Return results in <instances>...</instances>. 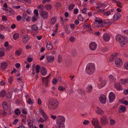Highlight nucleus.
<instances>
[{"label":"nucleus","mask_w":128,"mask_h":128,"mask_svg":"<svg viewBox=\"0 0 128 128\" xmlns=\"http://www.w3.org/2000/svg\"><path fill=\"white\" fill-rule=\"evenodd\" d=\"M65 120L64 117L58 116L57 117L56 124L55 127L56 128H64V122Z\"/></svg>","instance_id":"obj_1"},{"label":"nucleus","mask_w":128,"mask_h":128,"mask_svg":"<svg viewBox=\"0 0 128 128\" xmlns=\"http://www.w3.org/2000/svg\"><path fill=\"white\" fill-rule=\"evenodd\" d=\"M115 38L116 40L120 43V45L122 47L124 46L128 42V38H126L124 36H122L120 35L116 36Z\"/></svg>","instance_id":"obj_2"},{"label":"nucleus","mask_w":128,"mask_h":128,"mask_svg":"<svg viewBox=\"0 0 128 128\" xmlns=\"http://www.w3.org/2000/svg\"><path fill=\"white\" fill-rule=\"evenodd\" d=\"M48 107L52 110H54L56 109L58 106V102L56 99L49 100L48 101Z\"/></svg>","instance_id":"obj_3"},{"label":"nucleus","mask_w":128,"mask_h":128,"mask_svg":"<svg viewBox=\"0 0 128 128\" xmlns=\"http://www.w3.org/2000/svg\"><path fill=\"white\" fill-rule=\"evenodd\" d=\"M95 69V65L93 64L90 63L87 65L86 70L87 73L89 74H92Z\"/></svg>","instance_id":"obj_4"},{"label":"nucleus","mask_w":128,"mask_h":128,"mask_svg":"<svg viewBox=\"0 0 128 128\" xmlns=\"http://www.w3.org/2000/svg\"><path fill=\"white\" fill-rule=\"evenodd\" d=\"M100 122L102 125L105 126L107 124L108 122V119L106 116H103L100 119Z\"/></svg>","instance_id":"obj_5"},{"label":"nucleus","mask_w":128,"mask_h":128,"mask_svg":"<svg viewBox=\"0 0 128 128\" xmlns=\"http://www.w3.org/2000/svg\"><path fill=\"white\" fill-rule=\"evenodd\" d=\"M99 100L100 102L102 104H105L106 102V98L104 94L101 95L99 97Z\"/></svg>","instance_id":"obj_6"},{"label":"nucleus","mask_w":128,"mask_h":128,"mask_svg":"<svg viewBox=\"0 0 128 128\" xmlns=\"http://www.w3.org/2000/svg\"><path fill=\"white\" fill-rule=\"evenodd\" d=\"M109 98L110 102H112L115 98V96L114 94L112 92H111L109 94Z\"/></svg>","instance_id":"obj_7"},{"label":"nucleus","mask_w":128,"mask_h":128,"mask_svg":"<svg viewBox=\"0 0 128 128\" xmlns=\"http://www.w3.org/2000/svg\"><path fill=\"white\" fill-rule=\"evenodd\" d=\"M97 46V45L95 42H92L90 44L89 48L91 50H94L96 49Z\"/></svg>","instance_id":"obj_8"},{"label":"nucleus","mask_w":128,"mask_h":128,"mask_svg":"<svg viewBox=\"0 0 128 128\" xmlns=\"http://www.w3.org/2000/svg\"><path fill=\"white\" fill-rule=\"evenodd\" d=\"M115 63L116 66L118 67L120 66L122 64V60L120 58H117L115 61Z\"/></svg>","instance_id":"obj_9"},{"label":"nucleus","mask_w":128,"mask_h":128,"mask_svg":"<svg viewBox=\"0 0 128 128\" xmlns=\"http://www.w3.org/2000/svg\"><path fill=\"white\" fill-rule=\"evenodd\" d=\"M50 74H49V75L46 78H42V80L43 83H45V85L46 86H47L49 81V78L50 76Z\"/></svg>","instance_id":"obj_10"},{"label":"nucleus","mask_w":128,"mask_h":128,"mask_svg":"<svg viewBox=\"0 0 128 128\" xmlns=\"http://www.w3.org/2000/svg\"><path fill=\"white\" fill-rule=\"evenodd\" d=\"M114 87L118 90L120 91L122 90V87L119 83L115 82L114 83Z\"/></svg>","instance_id":"obj_11"},{"label":"nucleus","mask_w":128,"mask_h":128,"mask_svg":"<svg viewBox=\"0 0 128 128\" xmlns=\"http://www.w3.org/2000/svg\"><path fill=\"white\" fill-rule=\"evenodd\" d=\"M46 58L48 62H52L54 60V57L52 56H47Z\"/></svg>","instance_id":"obj_12"},{"label":"nucleus","mask_w":128,"mask_h":128,"mask_svg":"<svg viewBox=\"0 0 128 128\" xmlns=\"http://www.w3.org/2000/svg\"><path fill=\"white\" fill-rule=\"evenodd\" d=\"M48 12L46 11H42L41 12V15L45 19H47L48 17Z\"/></svg>","instance_id":"obj_13"},{"label":"nucleus","mask_w":128,"mask_h":128,"mask_svg":"<svg viewBox=\"0 0 128 128\" xmlns=\"http://www.w3.org/2000/svg\"><path fill=\"white\" fill-rule=\"evenodd\" d=\"M126 107L125 106H123L122 105H120L119 107L118 110L120 113L124 112L126 110Z\"/></svg>","instance_id":"obj_14"},{"label":"nucleus","mask_w":128,"mask_h":128,"mask_svg":"<svg viewBox=\"0 0 128 128\" xmlns=\"http://www.w3.org/2000/svg\"><path fill=\"white\" fill-rule=\"evenodd\" d=\"M103 37L104 40L105 41L108 42L110 40V36L109 34L107 33H105Z\"/></svg>","instance_id":"obj_15"},{"label":"nucleus","mask_w":128,"mask_h":128,"mask_svg":"<svg viewBox=\"0 0 128 128\" xmlns=\"http://www.w3.org/2000/svg\"><path fill=\"white\" fill-rule=\"evenodd\" d=\"M40 72L41 74L43 76H46L47 73V72L46 69L43 66H42L41 67Z\"/></svg>","instance_id":"obj_16"},{"label":"nucleus","mask_w":128,"mask_h":128,"mask_svg":"<svg viewBox=\"0 0 128 128\" xmlns=\"http://www.w3.org/2000/svg\"><path fill=\"white\" fill-rule=\"evenodd\" d=\"M97 108L98 109L96 111L97 114L100 115H102L104 114V111L102 110L98 107H97Z\"/></svg>","instance_id":"obj_17"},{"label":"nucleus","mask_w":128,"mask_h":128,"mask_svg":"<svg viewBox=\"0 0 128 128\" xmlns=\"http://www.w3.org/2000/svg\"><path fill=\"white\" fill-rule=\"evenodd\" d=\"M8 65V64L6 62H2L1 64V68L3 69H4L6 68Z\"/></svg>","instance_id":"obj_18"},{"label":"nucleus","mask_w":128,"mask_h":128,"mask_svg":"<svg viewBox=\"0 0 128 128\" xmlns=\"http://www.w3.org/2000/svg\"><path fill=\"white\" fill-rule=\"evenodd\" d=\"M120 16V14L116 13L113 16L114 20V21L118 20L119 18V16Z\"/></svg>","instance_id":"obj_19"},{"label":"nucleus","mask_w":128,"mask_h":128,"mask_svg":"<svg viewBox=\"0 0 128 128\" xmlns=\"http://www.w3.org/2000/svg\"><path fill=\"white\" fill-rule=\"evenodd\" d=\"M6 91L5 90H3L0 92V96L2 98H4L6 95Z\"/></svg>","instance_id":"obj_20"},{"label":"nucleus","mask_w":128,"mask_h":128,"mask_svg":"<svg viewBox=\"0 0 128 128\" xmlns=\"http://www.w3.org/2000/svg\"><path fill=\"white\" fill-rule=\"evenodd\" d=\"M92 90V86H88L86 89V92L88 93L91 92Z\"/></svg>","instance_id":"obj_21"},{"label":"nucleus","mask_w":128,"mask_h":128,"mask_svg":"<svg viewBox=\"0 0 128 128\" xmlns=\"http://www.w3.org/2000/svg\"><path fill=\"white\" fill-rule=\"evenodd\" d=\"M2 107L4 110H6L8 109V106L6 102H3L2 104Z\"/></svg>","instance_id":"obj_22"},{"label":"nucleus","mask_w":128,"mask_h":128,"mask_svg":"<svg viewBox=\"0 0 128 128\" xmlns=\"http://www.w3.org/2000/svg\"><path fill=\"white\" fill-rule=\"evenodd\" d=\"M28 35L26 34L23 38L22 40L23 42L24 43H26L28 40Z\"/></svg>","instance_id":"obj_23"},{"label":"nucleus","mask_w":128,"mask_h":128,"mask_svg":"<svg viewBox=\"0 0 128 128\" xmlns=\"http://www.w3.org/2000/svg\"><path fill=\"white\" fill-rule=\"evenodd\" d=\"M49 44H48V43H47L46 46V48L47 49L50 50L53 48V46L50 42H49Z\"/></svg>","instance_id":"obj_24"},{"label":"nucleus","mask_w":128,"mask_h":128,"mask_svg":"<svg viewBox=\"0 0 128 128\" xmlns=\"http://www.w3.org/2000/svg\"><path fill=\"white\" fill-rule=\"evenodd\" d=\"M32 29V30H34L36 31V32H37V33L38 32V27L37 26L36 24H34L31 27Z\"/></svg>","instance_id":"obj_25"},{"label":"nucleus","mask_w":128,"mask_h":128,"mask_svg":"<svg viewBox=\"0 0 128 128\" xmlns=\"http://www.w3.org/2000/svg\"><path fill=\"white\" fill-rule=\"evenodd\" d=\"M92 123L93 125H94V124L98 125L99 124V122L97 120L94 118L92 119Z\"/></svg>","instance_id":"obj_26"},{"label":"nucleus","mask_w":128,"mask_h":128,"mask_svg":"<svg viewBox=\"0 0 128 128\" xmlns=\"http://www.w3.org/2000/svg\"><path fill=\"white\" fill-rule=\"evenodd\" d=\"M13 38L15 40H17L19 37V34L18 33H16L13 35Z\"/></svg>","instance_id":"obj_27"},{"label":"nucleus","mask_w":128,"mask_h":128,"mask_svg":"<svg viewBox=\"0 0 128 128\" xmlns=\"http://www.w3.org/2000/svg\"><path fill=\"white\" fill-rule=\"evenodd\" d=\"M56 18L55 16L53 17L51 20V22L50 23L51 25L54 24L56 22Z\"/></svg>","instance_id":"obj_28"},{"label":"nucleus","mask_w":128,"mask_h":128,"mask_svg":"<svg viewBox=\"0 0 128 128\" xmlns=\"http://www.w3.org/2000/svg\"><path fill=\"white\" fill-rule=\"evenodd\" d=\"M40 66L38 65H37L36 66V71L37 73L38 74L40 72Z\"/></svg>","instance_id":"obj_29"},{"label":"nucleus","mask_w":128,"mask_h":128,"mask_svg":"<svg viewBox=\"0 0 128 128\" xmlns=\"http://www.w3.org/2000/svg\"><path fill=\"white\" fill-rule=\"evenodd\" d=\"M78 92L79 94L81 95L84 94L85 93V91L84 90H82V89H78Z\"/></svg>","instance_id":"obj_30"},{"label":"nucleus","mask_w":128,"mask_h":128,"mask_svg":"<svg viewBox=\"0 0 128 128\" xmlns=\"http://www.w3.org/2000/svg\"><path fill=\"white\" fill-rule=\"evenodd\" d=\"M78 20L82 22L84 20V18L82 17V15L81 14L78 15Z\"/></svg>","instance_id":"obj_31"},{"label":"nucleus","mask_w":128,"mask_h":128,"mask_svg":"<svg viewBox=\"0 0 128 128\" xmlns=\"http://www.w3.org/2000/svg\"><path fill=\"white\" fill-rule=\"evenodd\" d=\"M52 6L50 4H48L45 6V8L48 10H50L52 8Z\"/></svg>","instance_id":"obj_32"},{"label":"nucleus","mask_w":128,"mask_h":128,"mask_svg":"<svg viewBox=\"0 0 128 128\" xmlns=\"http://www.w3.org/2000/svg\"><path fill=\"white\" fill-rule=\"evenodd\" d=\"M42 4H41L39 5L38 7V10L40 12H41L43 10V8L42 7H41V6H42Z\"/></svg>","instance_id":"obj_33"},{"label":"nucleus","mask_w":128,"mask_h":128,"mask_svg":"<svg viewBox=\"0 0 128 128\" xmlns=\"http://www.w3.org/2000/svg\"><path fill=\"white\" fill-rule=\"evenodd\" d=\"M75 6V5L74 4L69 5V6L68 9L70 10H72L73 9Z\"/></svg>","instance_id":"obj_34"},{"label":"nucleus","mask_w":128,"mask_h":128,"mask_svg":"<svg viewBox=\"0 0 128 128\" xmlns=\"http://www.w3.org/2000/svg\"><path fill=\"white\" fill-rule=\"evenodd\" d=\"M42 116L45 119V120L46 121L48 118L47 116L45 113H44V114H42Z\"/></svg>","instance_id":"obj_35"},{"label":"nucleus","mask_w":128,"mask_h":128,"mask_svg":"<svg viewBox=\"0 0 128 128\" xmlns=\"http://www.w3.org/2000/svg\"><path fill=\"white\" fill-rule=\"evenodd\" d=\"M115 58H116L114 57V56L113 55H112L110 56V57L109 58L110 61V62H112L113 61Z\"/></svg>","instance_id":"obj_36"},{"label":"nucleus","mask_w":128,"mask_h":128,"mask_svg":"<svg viewBox=\"0 0 128 128\" xmlns=\"http://www.w3.org/2000/svg\"><path fill=\"white\" fill-rule=\"evenodd\" d=\"M15 54L17 56H19L21 54V52L18 50H16L15 52Z\"/></svg>","instance_id":"obj_37"},{"label":"nucleus","mask_w":128,"mask_h":128,"mask_svg":"<svg viewBox=\"0 0 128 128\" xmlns=\"http://www.w3.org/2000/svg\"><path fill=\"white\" fill-rule=\"evenodd\" d=\"M95 21L96 22H98V24H101L103 23V22L102 20H95Z\"/></svg>","instance_id":"obj_38"},{"label":"nucleus","mask_w":128,"mask_h":128,"mask_svg":"<svg viewBox=\"0 0 128 128\" xmlns=\"http://www.w3.org/2000/svg\"><path fill=\"white\" fill-rule=\"evenodd\" d=\"M15 114H16L18 115L20 114V113L21 112L20 110H19L18 108L15 111Z\"/></svg>","instance_id":"obj_39"},{"label":"nucleus","mask_w":128,"mask_h":128,"mask_svg":"<svg viewBox=\"0 0 128 128\" xmlns=\"http://www.w3.org/2000/svg\"><path fill=\"white\" fill-rule=\"evenodd\" d=\"M27 102L28 104H30L32 105V104L33 103V102H32V101L30 98H28V101H27Z\"/></svg>","instance_id":"obj_40"},{"label":"nucleus","mask_w":128,"mask_h":128,"mask_svg":"<svg viewBox=\"0 0 128 128\" xmlns=\"http://www.w3.org/2000/svg\"><path fill=\"white\" fill-rule=\"evenodd\" d=\"M37 20V18H36L34 16H33L32 18V22H36Z\"/></svg>","instance_id":"obj_41"},{"label":"nucleus","mask_w":128,"mask_h":128,"mask_svg":"<svg viewBox=\"0 0 128 128\" xmlns=\"http://www.w3.org/2000/svg\"><path fill=\"white\" fill-rule=\"evenodd\" d=\"M68 25H66V31L67 34H69L70 33V31L68 30Z\"/></svg>","instance_id":"obj_42"},{"label":"nucleus","mask_w":128,"mask_h":128,"mask_svg":"<svg viewBox=\"0 0 128 128\" xmlns=\"http://www.w3.org/2000/svg\"><path fill=\"white\" fill-rule=\"evenodd\" d=\"M83 123L84 125H88L90 123V122L88 120H85L84 121Z\"/></svg>","instance_id":"obj_43"},{"label":"nucleus","mask_w":128,"mask_h":128,"mask_svg":"<svg viewBox=\"0 0 128 128\" xmlns=\"http://www.w3.org/2000/svg\"><path fill=\"white\" fill-rule=\"evenodd\" d=\"M13 80V77L12 76H10V78L8 79V82L11 84Z\"/></svg>","instance_id":"obj_44"},{"label":"nucleus","mask_w":128,"mask_h":128,"mask_svg":"<svg viewBox=\"0 0 128 128\" xmlns=\"http://www.w3.org/2000/svg\"><path fill=\"white\" fill-rule=\"evenodd\" d=\"M34 13L35 14L36 16V17L38 16L39 14L38 10H35L34 11Z\"/></svg>","instance_id":"obj_45"},{"label":"nucleus","mask_w":128,"mask_h":128,"mask_svg":"<svg viewBox=\"0 0 128 128\" xmlns=\"http://www.w3.org/2000/svg\"><path fill=\"white\" fill-rule=\"evenodd\" d=\"M58 81V80H57L54 79V78L52 80V83L54 84H56Z\"/></svg>","instance_id":"obj_46"},{"label":"nucleus","mask_w":128,"mask_h":128,"mask_svg":"<svg viewBox=\"0 0 128 128\" xmlns=\"http://www.w3.org/2000/svg\"><path fill=\"white\" fill-rule=\"evenodd\" d=\"M2 20L3 21H6L7 20V19L6 17L4 15L2 16Z\"/></svg>","instance_id":"obj_47"},{"label":"nucleus","mask_w":128,"mask_h":128,"mask_svg":"<svg viewBox=\"0 0 128 128\" xmlns=\"http://www.w3.org/2000/svg\"><path fill=\"white\" fill-rule=\"evenodd\" d=\"M101 50L103 52H105L108 50V49L106 47L102 48L101 49Z\"/></svg>","instance_id":"obj_48"},{"label":"nucleus","mask_w":128,"mask_h":128,"mask_svg":"<svg viewBox=\"0 0 128 128\" xmlns=\"http://www.w3.org/2000/svg\"><path fill=\"white\" fill-rule=\"evenodd\" d=\"M110 11H108L104 13V15H105L106 16H108L110 14Z\"/></svg>","instance_id":"obj_49"},{"label":"nucleus","mask_w":128,"mask_h":128,"mask_svg":"<svg viewBox=\"0 0 128 128\" xmlns=\"http://www.w3.org/2000/svg\"><path fill=\"white\" fill-rule=\"evenodd\" d=\"M110 124L112 125H113L115 122V120L112 119H111L110 120Z\"/></svg>","instance_id":"obj_50"},{"label":"nucleus","mask_w":128,"mask_h":128,"mask_svg":"<svg viewBox=\"0 0 128 128\" xmlns=\"http://www.w3.org/2000/svg\"><path fill=\"white\" fill-rule=\"evenodd\" d=\"M109 78L110 79H111L113 81H115L116 80V78H114L112 75H110L109 76Z\"/></svg>","instance_id":"obj_51"},{"label":"nucleus","mask_w":128,"mask_h":128,"mask_svg":"<svg viewBox=\"0 0 128 128\" xmlns=\"http://www.w3.org/2000/svg\"><path fill=\"white\" fill-rule=\"evenodd\" d=\"M58 89L60 91L63 90H65V88L62 86H60L58 87Z\"/></svg>","instance_id":"obj_52"},{"label":"nucleus","mask_w":128,"mask_h":128,"mask_svg":"<svg viewBox=\"0 0 128 128\" xmlns=\"http://www.w3.org/2000/svg\"><path fill=\"white\" fill-rule=\"evenodd\" d=\"M27 14L26 13H23L22 14V18L23 19H25L26 16Z\"/></svg>","instance_id":"obj_53"},{"label":"nucleus","mask_w":128,"mask_h":128,"mask_svg":"<svg viewBox=\"0 0 128 128\" xmlns=\"http://www.w3.org/2000/svg\"><path fill=\"white\" fill-rule=\"evenodd\" d=\"M72 54L73 56H75L76 54V50H74L72 52Z\"/></svg>","instance_id":"obj_54"},{"label":"nucleus","mask_w":128,"mask_h":128,"mask_svg":"<svg viewBox=\"0 0 128 128\" xmlns=\"http://www.w3.org/2000/svg\"><path fill=\"white\" fill-rule=\"evenodd\" d=\"M87 10V8H83V9L82 10V12L83 13H84V14H87V12H86V10Z\"/></svg>","instance_id":"obj_55"},{"label":"nucleus","mask_w":128,"mask_h":128,"mask_svg":"<svg viewBox=\"0 0 128 128\" xmlns=\"http://www.w3.org/2000/svg\"><path fill=\"white\" fill-rule=\"evenodd\" d=\"M1 114L3 116H6V113L4 110H2L0 112Z\"/></svg>","instance_id":"obj_56"},{"label":"nucleus","mask_w":128,"mask_h":128,"mask_svg":"<svg viewBox=\"0 0 128 128\" xmlns=\"http://www.w3.org/2000/svg\"><path fill=\"white\" fill-rule=\"evenodd\" d=\"M6 98L7 99H9L10 98L11 96L10 94V92H8L6 94Z\"/></svg>","instance_id":"obj_57"},{"label":"nucleus","mask_w":128,"mask_h":128,"mask_svg":"<svg viewBox=\"0 0 128 128\" xmlns=\"http://www.w3.org/2000/svg\"><path fill=\"white\" fill-rule=\"evenodd\" d=\"M124 66L126 69L128 70V62L125 64Z\"/></svg>","instance_id":"obj_58"},{"label":"nucleus","mask_w":128,"mask_h":128,"mask_svg":"<svg viewBox=\"0 0 128 128\" xmlns=\"http://www.w3.org/2000/svg\"><path fill=\"white\" fill-rule=\"evenodd\" d=\"M75 38L73 36L70 37V40L71 42H73L74 41Z\"/></svg>","instance_id":"obj_59"},{"label":"nucleus","mask_w":128,"mask_h":128,"mask_svg":"<svg viewBox=\"0 0 128 128\" xmlns=\"http://www.w3.org/2000/svg\"><path fill=\"white\" fill-rule=\"evenodd\" d=\"M74 14H77L78 12V10L77 8H74Z\"/></svg>","instance_id":"obj_60"},{"label":"nucleus","mask_w":128,"mask_h":128,"mask_svg":"<svg viewBox=\"0 0 128 128\" xmlns=\"http://www.w3.org/2000/svg\"><path fill=\"white\" fill-rule=\"evenodd\" d=\"M70 27L72 29H74L75 28V25L74 24H72L70 25Z\"/></svg>","instance_id":"obj_61"},{"label":"nucleus","mask_w":128,"mask_h":128,"mask_svg":"<svg viewBox=\"0 0 128 128\" xmlns=\"http://www.w3.org/2000/svg\"><path fill=\"white\" fill-rule=\"evenodd\" d=\"M22 17L20 16L19 15L16 17V19L18 21H19L20 20L21 18Z\"/></svg>","instance_id":"obj_62"},{"label":"nucleus","mask_w":128,"mask_h":128,"mask_svg":"<svg viewBox=\"0 0 128 128\" xmlns=\"http://www.w3.org/2000/svg\"><path fill=\"white\" fill-rule=\"evenodd\" d=\"M123 103V104H124L126 105H128V102L127 100H124L122 102Z\"/></svg>","instance_id":"obj_63"},{"label":"nucleus","mask_w":128,"mask_h":128,"mask_svg":"<svg viewBox=\"0 0 128 128\" xmlns=\"http://www.w3.org/2000/svg\"><path fill=\"white\" fill-rule=\"evenodd\" d=\"M61 4L59 2L57 3L56 4V6L57 7L61 6Z\"/></svg>","instance_id":"obj_64"}]
</instances>
